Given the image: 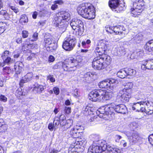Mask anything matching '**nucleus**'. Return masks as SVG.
<instances>
[{"label": "nucleus", "mask_w": 153, "mask_h": 153, "mask_svg": "<svg viewBox=\"0 0 153 153\" xmlns=\"http://www.w3.org/2000/svg\"><path fill=\"white\" fill-rule=\"evenodd\" d=\"M114 110L116 112L123 114L126 113L127 108L123 104L116 105L114 103H112L111 106H106L98 109L97 111V114L100 118H105L104 116L105 115H111L113 113Z\"/></svg>", "instance_id": "obj_1"}, {"label": "nucleus", "mask_w": 153, "mask_h": 153, "mask_svg": "<svg viewBox=\"0 0 153 153\" xmlns=\"http://www.w3.org/2000/svg\"><path fill=\"white\" fill-rule=\"evenodd\" d=\"M133 84L131 82H128L125 88L119 90L117 93V96L115 100L116 103H124L129 101L131 97V88Z\"/></svg>", "instance_id": "obj_2"}, {"label": "nucleus", "mask_w": 153, "mask_h": 153, "mask_svg": "<svg viewBox=\"0 0 153 153\" xmlns=\"http://www.w3.org/2000/svg\"><path fill=\"white\" fill-rule=\"evenodd\" d=\"M70 14L68 12L64 11L59 13L55 16L54 23L56 27H58L62 32L66 28L67 24L65 20H69L70 19Z\"/></svg>", "instance_id": "obj_3"}, {"label": "nucleus", "mask_w": 153, "mask_h": 153, "mask_svg": "<svg viewBox=\"0 0 153 153\" xmlns=\"http://www.w3.org/2000/svg\"><path fill=\"white\" fill-rule=\"evenodd\" d=\"M78 13L83 17L89 19L95 18V10L94 6H88L87 4H82L77 8Z\"/></svg>", "instance_id": "obj_4"}, {"label": "nucleus", "mask_w": 153, "mask_h": 153, "mask_svg": "<svg viewBox=\"0 0 153 153\" xmlns=\"http://www.w3.org/2000/svg\"><path fill=\"white\" fill-rule=\"evenodd\" d=\"M79 61L76 59L72 57H70L63 63L62 67L65 71H74Z\"/></svg>", "instance_id": "obj_5"}, {"label": "nucleus", "mask_w": 153, "mask_h": 153, "mask_svg": "<svg viewBox=\"0 0 153 153\" xmlns=\"http://www.w3.org/2000/svg\"><path fill=\"white\" fill-rule=\"evenodd\" d=\"M86 143V141L84 139H82L77 138L76 142L74 143V146L69 148L68 153H80L79 152L80 149H83L85 146Z\"/></svg>", "instance_id": "obj_6"}, {"label": "nucleus", "mask_w": 153, "mask_h": 153, "mask_svg": "<svg viewBox=\"0 0 153 153\" xmlns=\"http://www.w3.org/2000/svg\"><path fill=\"white\" fill-rule=\"evenodd\" d=\"M70 25L73 30H77L79 34H82L84 31V26L82 21L77 18L71 19L70 22Z\"/></svg>", "instance_id": "obj_7"}, {"label": "nucleus", "mask_w": 153, "mask_h": 153, "mask_svg": "<svg viewBox=\"0 0 153 153\" xmlns=\"http://www.w3.org/2000/svg\"><path fill=\"white\" fill-rule=\"evenodd\" d=\"M105 91L102 90H97L91 91L89 94V99L93 101H100L103 98Z\"/></svg>", "instance_id": "obj_8"}, {"label": "nucleus", "mask_w": 153, "mask_h": 153, "mask_svg": "<svg viewBox=\"0 0 153 153\" xmlns=\"http://www.w3.org/2000/svg\"><path fill=\"white\" fill-rule=\"evenodd\" d=\"M100 54H99V56L95 57L92 62V67L95 69L98 70L104 69L106 67L105 64H104V60L102 58V56Z\"/></svg>", "instance_id": "obj_9"}, {"label": "nucleus", "mask_w": 153, "mask_h": 153, "mask_svg": "<svg viewBox=\"0 0 153 153\" xmlns=\"http://www.w3.org/2000/svg\"><path fill=\"white\" fill-rule=\"evenodd\" d=\"M126 135L129 140L130 144L131 145L140 142L141 140V138L137 131H133L131 132H127L126 133Z\"/></svg>", "instance_id": "obj_10"}, {"label": "nucleus", "mask_w": 153, "mask_h": 153, "mask_svg": "<svg viewBox=\"0 0 153 153\" xmlns=\"http://www.w3.org/2000/svg\"><path fill=\"white\" fill-rule=\"evenodd\" d=\"M76 43V41L75 38L69 37L63 43L62 48L66 51H71L75 46Z\"/></svg>", "instance_id": "obj_11"}, {"label": "nucleus", "mask_w": 153, "mask_h": 153, "mask_svg": "<svg viewBox=\"0 0 153 153\" xmlns=\"http://www.w3.org/2000/svg\"><path fill=\"white\" fill-rule=\"evenodd\" d=\"M120 0H109L108 4L109 7L113 11L117 13H119L123 10L124 7L121 6L120 4Z\"/></svg>", "instance_id": "obj_12"}, {"label": "nucleus", "mask_w": 153, "mask_h": 153, "mask_svg": "<svg viewBox=\"0 0 153 153\" xmlns=\"http://www.w3.org/2000/svg\"><path fill=\"white\" fill-rule=\"evenodd\" d=\"M144 3L143 2L140 3H135L133 4V8L131 9V14H133L132 16L136 17L137 15H139V14L136 13H140L144 9Z\"/></svg>", "instance_id": "obj_13"}, {"label": "nucleus", "mask_w": 153, "mask_h": 153, "mask_svg": "<svg viewBox=\"0 0 153 153\" xmlns=\"http://www.w3.org/2000/svg\"><path fill=\"white\" fill-rule=\"evenodd\" d=\"M144 112L148 114H151L153 113V103L148 101H145Z\"/></svg>", "instance_id": "obj_14"}, {"label": "nucleus", "mask_w": 153, "mask_h": 153, "mask_svg": "<svg viewBox=\"0 0 153 153\" xmlns=\"http://www.w3.org/2000/svg\"><path fill=\"white\" fill-rule=\"evenodd\" d=\"M144 102V101H141L134 104L132 107V109L134 110H136L137 111L143 112L145 110Z\"/></svg>", "instance_id": "obj_15"}, {"label": "nucleus", "mask_w": 153, "mask_h": 153, "mask_svg": "<svg viewBox=\"0 0 153 153\" xmlns=\"http://www.w3.org/2000/svg\"><path fill=\"white\" fill-rule=\"evenodd\" d=\"M100 148L99 146L94 144L88 149V153H101V151Z\"/></svg>", "instance_id": "obj_16"}, {"label": "nucleus", "mask_w": 153, "mask_h": 153, "mask_svg": "<svg viewBox=\"0 0 153 153\" xmlns=\"http://www.w3.org/2000/svg\"><path fill=\"white\" fill-rule=\"evenodd\" d=\"M99 86L100 88H105L109 90H112L111 86L110 85L107 79L100 82L99 83Z\"/></svg>", "instance_id": "obj_17"}, {"label": "nucleus", "mask_w": 153, "mask_h": 153, "mask_svg": "<svg viewBox=\"0 0 153 153\" xmlns=\"http://www.w3.org/2000/svg\"><path fill=\"white\" fill-rule=\"evenodd\" d=\"M23 66V64L21 62H17L14 65V69L16 74H20L22 71Z\"/></svg>", "instance_id": "obj_18"}, {"label": "nucleus", "mask_w": 153, "mask_h": 153, "mask_svg": "<svg viewBox=\"0 0 153 153\" xmlns=\"http://www.w3.org/2000/svg\"><path fill=\"white\" fill-rule=\"evenodd\" d=\"M145 50L149 52L153 51V39L149 41L144 46Z\"/></svg>", "instance_id": "obj_19"}, {"label": "nucleus", "mask_w": 153, "mask_h": 153, "mask_svg": "<svg viewBox=\"0 0 153 153\" xmlns=\"http://www.w3.org/2000/svg\"><path fill=\"white\" fill-rule=\"evenodd\" d=\"M44 87L41 85L35 83L34 85L33 90L37 93H41L44 89Z\"/></svg>", "instance_id": "obj_20"}, {"label": "nucleus", "mask_w": 153, "mask_h": 153, "mask_svg": "<svg viewBox=\"0 0 153 153\" xmlns=\"http://www.w3.org/2000/svg\"><path fill=\"white\" fill-rule=\"evenodd\" d=\"M102 56V58L103 60H104V64H105L107 65H109L111 62V57L107 55L106 54H104L101 55Z\"/></svg>", "instance_id": "obj_21"}, {"label": "nucleus", "mask_w": 153, "mask_h": 153, "mask_svg": "<svg viewBox=\"0 0 153 153\" xmlns=\"http://www.w3.org/2000/svg\"><path fill=\"white\" fill-rule=\"evenodd\" d=\"M125 69L120 70L117 73V76L121 78H124L127 76Z\"/></svg>", "instance_id": "obj_22"}, {"label": "nucleus", "mask_w": 153, "mask_h": 153, "mask_svg": "<svg viewBox=\"0 0 153 153\" xmlns=\"http://www.w3.org/2000/svg\"><path fill=\"white\" fill-rule=\"evenodd\" d=\"M146 65L147 67V69L149 70H153V59L145 60Z\"/></svg>", "instance_id": "obj_23"}, {"label": "nucleus", "mask_w": 153, "mask_h": 153, "mask_svg": "<svg viewBox=\"0 0 153 153\" xmlns=\"http://www.w3.org/2000/svg\"><path fill=\"white\" fill-rule=\"evenodd\" d=\"M127 75L134 76L136 74V71L131 68H125Z\"/></svg>", "instance_id": "obj_24"}, {"label": "nucleus", "mask_w": 153, "mask_h": 153, "mask_svg": "<svg viewBox=\"0 0 153 153\" xmlns=\"http://www.w3.org/2000/svg\"><path fill=\"white\" fill-rule=\"evenodd\" d=\"M123 26H116L114 27L113 30V32L116 34H120V30H123Z\"/></svg>", "instance_id": "obj_25"}, {"label": "nucleus", "mask_w": 153, "mask_h": 153, "mask_svg": "<svg viewBox=\"0 0 153 153\" xmlns=\"http://www.w3.org/2000/svg\"><path fill=\"white\" fill-rule=\"evenodd\" d=\"M28 22V19L25 14H23L21 16L19 22L22 24H23Z\"/></svg>", "instance_id": "obj_26"}, {"label": "nucleus", "mask_w": 153, "mask_h": 153, "mask_svg": "<svg viewBox=\"0 0 153 153\" xmlns=\"http://www.w3.org/2000/svg\"><path fill=\"white\" fill-rule=\"evenodd\" d=\"M142 36L141 34H138L134 36L132 40L136 43H139L142 40Z\"/></svg>", "instance_id": "obj_27"}, {"label": "nucleus", "mask_w": 153, "mask_h": 153, "mask_svg": "<svg viewBox=\"0 0 153 153\" xmlns=\"http://www.w3.org/2000/svg\"><path fill=\"white\" fill-rule=\"evenodd\" d=\"M59 121H60V125L62 126L65 125V116L64 115H60L59 117Z\"/></svg>", "instance_id": "obj_28"}, {"label": "nucleus", "mask_w": 153, "mask_h": 153, "mask_svg": "<svg viewBox=\"0 0 153 153\" xmlns=\"http://www.w3.org/2000/svg\"><path fill=\"white\" fill-rule=\"evenodd\" d=\"M105 41L100 42L98 43L97 46L101 48L105 51L106 48V45L105 43Z\"/></svg>", "instance_id": "obj_29"}, {"label": "nucleus", "mask_w": 153, "mask_h": 153, "mask_svg": "<svg viewBox=\"0 0 153 153\" xmlns=\"http://www.w3.org/2000/svg\"><path fill=\"white\" fill-rule=\"evenodd\" d=\"M105 51L103 49L98 46L97 47L95 51L96 52H97L98 53L99 55V54H100L101 56L103 55L102 54L105 53Z\"/></svg>", "instance_id": "obj_30"}, {"label": "nucleus", "mask_w": 153, "mask_h": 153, "mask_svg": "<svg viewBox=\"0 0 153 153\" xmlns=\"http://www.w3.org/2000/svg\"><path fill=\"white\" fill-rule=\"evenodd\" d=\"M53 124L54 126V127L57 128L59 125L60 124V121L58 117H55L54 120L53 121Z\"/></svg>", "instance_id": "obj_31"}, {"label": "nucleus", "mask_w": 153, "mask_h": 153, "mask_svg": "<svg viewBox=\"0 0 153 153\" xmlns=\"http://www.w3.org/2000/svg\"><path fill=\"white\" fill-rule=\"evenodd\" d=\"M33 76V74L32 72H30L27 73L25 76V79L27 81H30L31 79Z\"/></svg>", "instance_id": "obj_32"}, {"label": "nucleus", "mask_w": 153, "mask_h": 153, "mask_svg": "<svg viewBox=\"0 0 153 153\" xmlns=\"http://www.w3.org/2000/svg\"><path fill=\"white\" fill-rule=\"evenodd\" d=\"M44 42L46 45V46H47V45H50L52 42L51 37H49L46 38H45L44 39Z\"/></svg>", "instance_id": "obj_33"}, {"label": "nucleus", "mask_w": 153, "mask_h": 153, "mask_svg": "<svg viewBox=\"0 0 153 153\" xmlns=\"http://www.w3.org/2000/svg\"><path fill=\"white\" fill-rule=\"evenodd\" d=\"M50 45L49 48L51 50H55L57 48V44L56 43H55L54 42L53 43L52 42Z\"/></svg>", "instance_id": "obj_34"}, {"label": "nucleus", "mask_w": 153, "mask_h": 153, "mask_svg": "<svg viewBox=\"0 0 153 153\" xmlns=\"http://www.w3.org/2000/svg\"><path fill=\"white\" fill-rule=\"evenodd\" d=\"M108 146L105 144H101L99 146L100 148V149L101 151V152L107 150Z\"/></svg>", "instance_id": "obj_35"}, {"label": "nucleus", "mask_w": 153, "mask_h": 153, "mask_svg": "<svg viewBox=\"0 0 153 153\" xmlns=\"http://www.w3.org/2000/svg\"><path fill=\"white\" fill-rule=\"evenodd\" d=\"M123 30H120V35H121L122 36L121 37V38H123V37L125 36L127 34V32L126 31V29L124 28L123 27Z\"/></svg>", "instance_id": "obj_36"}, {"label": "nucleus", "mask_w": 153, "mask_h": 153, "mask_svg": "<svg viewBox=\"0 0 153 153\" xmlns=\"http://www.w3.org/2000/svg\"><path fill=\"white\" fill-rule=\"evenodd\" d=\"M4 63L7 64H9L13 62V60L9 57H7L6 59H4Z\"/></svg>", "instance_id": "obj_37"}, {"label": "nucleus", "mask_w": 153, "mask_h": 153, "mask_svg": "<svg viewBox=\"0 0 153 153\" xmlns=\"http://www.w3.org/2000/svg\"><path fill=\"white\" fill-rule=\"evenodd\" d=\"M109 93H105V94L103 95V98L102 99L104 100H109L111 98V96H110Z\"/></svg>", "instance_id": "obj_38"}, {"label": "nucleus", "mask_w": 153, "mask_h": 153, "mask_svg": "<svg viewBox=\"0 0 153 153\" xmlns=\"http://www.w3.org/2000/svg\"><path fill=\"white\" fill-rule=\"evenodd\" d=\"M22 49L24 51L28 50L29 49V48H28V44L26 43H23L22 44Z\"/></svg>", "instance_id": "obj_39"}, {"label": "nucleus", "mask_w": 153, "mask_h": 153, "mask_svg": "<svg viewBox=\"0 0 153 153\" xmlns=\"http://www.w3.org/2000/svg\"><path fill=\"white\" fill-rule=\"evenodd\" d=\"M38 36V34L37 33H35L33 35L32 38L33 39H30V38L29 39V40H30L32 41H36L37 39Z\"/></svg>", "instance_id": "obj_40"}, {"label": "nucleus", "mask_w": 153, "mask_h": 153, "mask_svg": "<svg viewBox=\"0 0 153 153\" xmlns=\"http://www.w3.org/2000/svg\"><path fill=\"white\" fill-rule=\"evenodd\" d=\"M9 55V51H4V53H3L2 55L1 56V57L3 60L5 59L6 58V56L8 57V55Z\"/></svg>", "instance_id": "obj_41"}, {"label": "nucleus", "mask_w": 153, "mask_h": 153, "mask_svg": "<svg viewBox=\"0 0 153 153\" xmlns=\"http://www.w3.org/2000/svg\"><path fill=\"white\" fill-rule=\"evenodd\" d=\"M78 130L77 129H75V128H73L71 129L70 131V134L72 135H75V134H76L78 133L77 131Z\"/></svg>", "instance_id": "obj_42"}, {"label": "nucleus", "mask_w": 153, "mask_h": 153, "mask_svg": "<svg viewBox=\"0 0 153 153\" xmlns=\"http://www.w3.org/2000/svg\"><path fill=\"white\" fill-rule=\"evenodd\" d=\"M7 128V125L6 124H3L1 128H0V132L5 131Z\"/></svg>", "instance_id": "obj_43"}, {"label": "nucleus", "mask_w": 153, "mask_h": 153, "mask_svg": "<svg viewBox=\"0 0 153 153\" xmlns=\"http://www.w3.org/2000/svg\"><path fill=\"white\" fill-rule=\"evenodd\" d=\"M93 76V74L91 72H87L84 75V76L85 78H89Z\"/></svg>", "instance_id": "obj_44"}, {"label": "nucleus", "mask_w": 153, "mask_h": 153, "mask_svg": "<svg viewBox=\"0 0 153 153\" xmlns=\"http://www.w3.org/2000/svg\"><path fill=\"white\" fill-rule=\"evenodd\" d=\"M107 80L108 82L110 84V85H111V84L118 83V81L114 79H107Z\"/></svg>", "instance_id": "obj_45"}, {"label": "nucleus", "mask_w": 153, "mask_h": 153, "mask_svg": "<svg viewBox=\"0 0 153 153\" xmlns=\"http://www.w3.org/2000/svg\"><path fill=\"white\" fill-rule=\"evenodd\" d=\"M47 78L52 82H54L55 81V79L54 78L53 75H49L47 76Z\"/></svg>", "instance_id": "obj_46"}, {"label": "nucleus", "mask_w": 153, "mask_h": 153, "mask_svg": "<svg viewBox=\"0 0 153 153\" xmlns=\"http://www.w3.org/2000/svg\"><path fill=\"white\" fill-rule=\"evenodd\" d=\"M7 98L4 95L1 94L0 95V100L4 102L7 101Z\"/></svg>", "instance_id": "obj_47"}, {"label": "nucleus", "mask_w": 153, "mask_h": 153, "mask_svg": "<svg viewBox=\"0 0 153 153\" xmlns=\"http://www.w3.org/2000/svg\"><path fill=\"white\" fill-rule=\"evenodd\" d=\"M114 27H109L106 28V30L107 32L111 33L113 32V29H114Z\"/></svg>", "instance_id": "obj_48"}, {"label": "nucleus", "mask_w": 153, "mask_h": 153, "mask_svg": "<svg viewBox=\"0 0 153 153\" xmlns=\"http://www.w3.org/2000/svg\"><path fill=\"white\" fill-rule=\"evenodd\" d=\"M53 90L54 93L56 95H57L59 94V90L58 88L54 87L53 88Z\"/></svg>", "instance_id": "obj_49"}, {"label": "nucleus", "mask_w": 153, "mask_h": 153, "mask_svg": "<svg viewBox=\"0 0 153 153\" xmlns=\"http://www.w3.org/2000/svg\"><path fill=\"white\" fill-rule=\"evenodd\" d=\"M64 111L66 114H69L71 112V108L68 107H65Z\"/></svg>", "instance_id": "obj_50"}, {"label": "nucleus", "mask_w": 153, "mask_h": 153, "mask_svg": "<svg viewBox=\"0 0 153 153\" xmlns=\"http://www.w3.org/2000/svg\"><path fill=\"white\" fill-rule=\"evenodd\" d=\"M143 64L141 66V68L143 70H146L147 69V67H146L147 66H146V63L145 60L143 61Z\"/></svg>", "instance_id": "obj_51"}, {"label": "nucleus", "mask_w": 153, "mask_h": 153, "mask_svg": "<svg viewBox=\"0 0 153 153\" xmlns=\"http://www.w3.org/2000/svg\"><path fill=\"white\" fill-rule=\"evenodd\" d=\"M22 36L23 38H25L27 37L28 36V32L26 30H23L22 32Z\"/></svg>", "instance_id": "obj_52"}, {"label": "nucleus", "mask_w": 153, "mask_h": 153, "mask_svg": "<svg viewBox=\"0 0 153 153\" xmlns=\"http://www.w3.org/2000/svg\"><path fill=\"white\" fill-rule=\"evenodd\" d=\"M16 95L18 97H20L21 96L23 95V92L19 90H17L16 92Z\"/></svg>", "instance_id": "obj_53"}, {"label": "nucleus", "mask_w": 153, "mask_h": 153, "mask_svg": "<svg viewBox=\"0 0 153 153\" xmlns=\"http://www.w3.org/2000/svg\"><path fill=\"white\" fill-rule=\"evenodd\" d=\"M148 139L150 143L153 146V134L149 136Z\"/></svg>", "instance_id": "obj_54"}, {"label": "nucleus", "mask_w": 153, "mask_h": 153, "mask_svg": "<svg viewBox=\"0 0 153 153\" xmlns=\"http://www.w3.org/2000/svg\"><path fill=\"white\" fill-rule=\"evenodd\" d=\"M3 70L6 73L9 74L11 72L10 68L8 67H5L3 68Z\"/></svg>", "instance_id": "obj_55"}, {"label": "nucleus", "mask_w": 153, "mask_h": 153, "mask_svg": "<svg viewBox=\"0 0 153 153\" xmlns=\"http://www.w3.org/2000/svg\"><path fill=\"white\" fill-rule=\"evenodd\" d=\"M48 128L51 131H52L53 130V128L54 127V126L53 124L52 123H49L48 126Z\"/></svg>", "instance_id": "obj_56"}, {"label": "nucleus", "mask_w": 153, "mask_h": 153, "mask_svg": "<svg viewBox=\"0 0 153 153\" xmlns=\"http://www.w3.org/2000/svg\"><path fill=\"white\" fill-rule=\"evenodd\" d=\"M72 123L73 121L71 120L70 119H68L65 121V125L66 124H69L68 126L70 127L72 125Z\"/></svg>", "instance_id": "obj_57"}, {"label": "nucleus", "mask_w": 153, "mask_h": 153, "mask_svg": "<svg viewBox=\"0 0 153 153\" xmlns=\"http://www.w3.org/2000/svg\"><path fill=\"white\" fill-rule=\"evenodd\" d=\"M115 141L117 142H118L122 138L121 137L118 135H117L115 136Z\"/></svg>", "instance_id": "obj_58"}, {"label": "nucleus", "mask_w": 153, "mask_h": 153, "mask_svg": "<svg viewBox=\"0 0 153 153\" xmlns=\"http://www.w3.org/2000/svg\"><path fill=\"white\" fill-rule=\"evenodd\" d=\"M10 8L13 10L16 13H17L19 11V10L18 8H17L16 7L13 6H11L10 7Z\"/></svg>", "instance_id": "obj_59"}, {"label": "nucleus", "mask_w": 153, "mask_h": 153, "mask_svg": "<svg viewBox=\"0 0 153 153\" xmlns=\"http://www.w3.org/2000/svg\"><path fill=\"white\" fill-rule=\"evenodd\" d=\"M55 60L54 57L51 55L49 56L48 59V61L50 62H53Z\"/></svg>", "instance_id": "obj_60"}, {"label": "nucleus", "mask_w": 153, "mask_h": 153, "mask_svg": "<svg viewBox=\"0 0 153 153\" xmlns=\"http://www.w3.org/2000/svg\"><path fill=\"white\" fill-rule=\"evenodd\" d=\"M58 8V5L56 4L52 5L51 8L53 10H54Z\"/></svg>", "instance_id": "obj_61"}, {"label": "nucleus", "mask_w": 153, "mask_h": 153, "mask_svg": "<svg viewBox=\"0 0 153 153\" xmlns=\"http://www.w3.org/2000/svg\"><path fill=\"white\" fill-rule=\"evenodd\" d=\"M56 4H58L59 5H62L64 3L63 1L62 0H57L55 1Z\"/></svg>", "instance_id": "obj_62"}, {"label": "nucleus", "mask_w": 153, "mask_h": 153, "mask_svg": "<svg viewBox=\"0 0 153 153\" xmlns=\"http://www.w3.org/2000/svg\"><path fill=\"white\" fill-rule=\"evenodd\" d=\"M114 148H113L112 147H111V146L108 145V147H107V151H108L110 152H111V151H112V149H113Z\"/></svg>", "instance_id": "obj_63"}, {"label": "nucleus", "mask_w": 153, "mask_h": 153, "mask_svg": "<svg viewBox=\"0 0 153 153\" xmlns=\"http://www.w3.org/2000/svg\"><path fill=\"white\" fill-rule=\"evenodd\" d=\"M37 15V12L36 11L34 12L33 13L32 15L33 18L34 19H36V18Z\"/></svg>", "instance_id": "obj_64"}]
</instances>
